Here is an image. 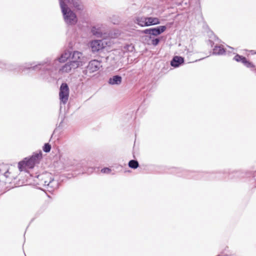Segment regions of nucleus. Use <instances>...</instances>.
<instances>
[{"label": "nucleus", "instance_id": "8", "mask_svg": "<svg viewBox=\"0 0 256 256\" xmlns=\"http://www.w3.org/2000/svg\"><path fill=\"white\" fill-rule=\"evenodd\" d=\"M40 180V184L44 186H50L54 180L52 174L48 172H46L38 176Z\"/></svg>", "mask_w": 256, "mask_h": 256}, {"label": "nucleus", "instance_id": "7", "mask_svg": "<svg viewBox=\"0 0 256 256\" xmlns=\"http://www.w3.org/2000/svg\"><path fill=\"white\" fill-rule=\"evenodd\" d=\"M238 172L237 171L230 172L228 170H224L222 172H214L212 171L209 172V178H210L214 180L216 178H226L227 176H230L232 174H238Z\"/></svg>", "mask_w": 256, "mask_h": 256}, {"label": "nucleus", "instance_id": "16", "mask_svg": "<svg viewBox=\"0 0 256 256\" xmlns=\"http://www.w3.org/2000/svg\"><path fill=\"white\" fill-rule=\"evenodd\" d=\"M71 53L68 50H66L63 52L60 56L58 58L56 61L58 60L60 62H65L68 58H70Z\"/></svg>", "mask_w": 256, "mask_h": 256}, {"label": "nucleus", "instance_id": "19", "mask_svg": "<svg viewBox=\"0 0 256 256\" xmlns=\"http://www.w3.org/2000/svg\"><path fill=\"white\" fill-rule=\"evenodd\" d=\"M134 22L141 26H146V17H137L136 18Z\"/></svg>", "mask_w": 256, "mask_h": 256}, {"label": "nucleus", "instance_id": "20", "mask_svg": "<svg viewBox=\"0 0 256 256\" xmlns=\"http://www.w3.org/2000/svg\"><path fill=\"white\" fill-rule=\"evenodd\" d=\"M128 166L132 168H136L138 166V163L136 160H131L128 162Z\"/></svg>", "mask_w": 256, "mask_h": 256}, {"label": "nucleus", "instance_id": "21", "mask_svg": "<svg viewBox=\"0 0 256 256\" xmlns=\"http://www.w3.org/2000/svg\"><path fill=\"white\" fill-rule=\"evenodd\" d=\"M50 149H51V146L48 144H45L44 146V148H43L44 150L46 152H49L50 150Z\"/></svg>", "mask_w": 256, "mask_h": 256}, {"label": "nucleus", "instance_id": "23", "mask_svg": "<svg viewBox=\"0 0 256 256\" xmlns=\"http://www.w3.org/2000/svg\"><path fill=\"white\" fill-rule=\"evenodd\" d=\"M150 32H151V28L146 29L141 32L142 34H148L150 35Z\"/></svg>", "mask_w": 256, "mask_h": 256}, {"label": "nucleus", "instance_id": "25", "mask_svg": "<svg viewBox=\"0 0 256 256\" xmlns=\"http://www.w3.org/2000/svg\"><path fill=\"white\" fill-rule=\"evenodd\" d=\"M8 172H6L4 174V176H5L6 177H8Z\"/></svg>", "mask_w": 256, "mask_h": 256}, {"label": "nucleus", "instance_id": "27", "mask_svg": "<svg viewBox=\"0 0 256 256\" xmlns=\"http://www.w3.org/2000/svg\"><path fill=\"white\" fill-rule=\"evenodd\" d=\"M38 66H36V67H37ZM36 68H35V66H34V69H36Z\"/></svg>", "mask_w": 256, "mask_h": 256}, {"label": "nucleus", "instance_id": "4", "mask_svg": "<svg viewBox=\"0 0 256 256\" xmlns=\"http://www.w3.org/2000/svg\"><path fill=\"white\" fill-rule=\"evenodd\" d=\"M70 62L73 64H74V62H76V64L77 65V68L83 66L85 63V58L81 52L74 51L72 54H71Z\"/></svg>", "mask_w": 256, "mask_h": 256}, {"label": "nucleus", "instance_id": "28", "mask_svg": "<svg viewBox=\"0 0 256 256\" xmlns=\"http://www.w3.org/2000/svg\"><path fill=\"white\" fill-rule=\"evenodd\" d=\"M254 180H256V177H255V176H254Z\"/></svg>", "mask_w": 256, "mask_h": 256}, {"label": "nucleus", "instance_id": "6", "mask_svg": "<svg viewBox=\"0 0 256 256\" xmlns=\"http://www.w3.org/2000/svg\"><path fill=\"white\" fill-rule=\"evenodd\" d=\"M69 88L66 83H62L60 88L59 98L61 103L65 104L69 97Z\"/></svg>", "mask_w": 256, "mask_h": 256}, {"label": "nucleus", "instance_id": "2", "mask_svg": "<svg viewBox=\"0 0 256 256\" xmlns=\"http://www.w3.org/2000/svg\"><path fill=\"white\" fill-rule=\"evenodd\" d=\"M40 152L33 155L30 158H26L24 160L18 163V168L20 171L25 170L27 168H32L34 165L38 164L42 158Z\"/></svg>", "mask_w": 256, "mask_h": 256}, {"label": "nucleus", "instance_id": "14", "mask_svg": "<svg viewBox=\"0 0 256 256\" xmlns=\"http://www.w3.org/2000/svg\"><path fill=\"white\" fill-rule=\"evenodd\" d=\"M122 78L119 76H114L108 80V84L112 85H119L122 83Z\"/></svg>", "mask_w": 256, "mask_h": 256}, {"label": "nucleus", "instance_id": "17", "mask_svg": "<svg viewBox=\"0 0 256 256\" xmlns=\"http://www.w3.org/2000/svg\"><path fill=\"white\" fill-rule=\"evenodd\" d=\"M160 20L158 18H152V17H146V26H150L152 25H154L160 24Z\"/></svg>", "mask_w": 256, "mask_h": 256}, {"label": "nucleus", "instance_id": "3", "mask_svg": "<svg viewBox=\"0 0 256 256\" xmlns=\"http://www.w3.org/2000/svg\"><path fill=\"white\" fill-rule=\"evenodd\" d=\"M233 60L242 63L248 68H252L251 70L252 71L256 76V68L255 65L252 62L248 60L245 56L236 54L234 57Z\"/></svg>", "mask_w": 256, "mask_h": 256}, {"label": "nucleus", "instance_id": "24", "mask_svg": "<svg viewBox=\"0 0 256 256\" xmlns=\"http://www.w3.org/2000/svg\"><path fill=\"white\" fill-rule=\"evenodd\" d=\"M111 170L109 168H105L102 169L101 172L103 173L108 174L110 172Z\"/></svg>", "mask_w": 256, "mask_h": 256}, {"label": "nucleus", "instance_id": "13", "mask_svg": "<svg viewBox=\"0 0 256 256\" xmlns=\"http://www.w3.org/2000/svg\"><path fill=\"white\" fill-rule=\"evenodd\" d=\"M166 30V26H159L156 28H151L150 36H157L164 32Z\"/></svg>", "mask_w": 256, "mask_h": 256}, {"label": "nucleus", "instance_id": "18", "mask_svg": "<svg viewBox=\"0 0 256 256\" xmlns=\"http://www.w3.org/2000/svg\"><path fill=\"white\" fill-rule=\"evenodd\" d=\"M92 34L98 38H101L102 36V32L100 27L93 26L91 29Z\"/></svg>", "mask_w": 256, "mask_h": 256}, {"label": "nucleus", "instance_id": "29", "mask_svg": "<svg viewBox=\"0 0 256 256\" xmlns=\"http://www.w3.org/2000/svg\"><path fill=\"white\" fill-rule=\"evenodd\" d=\"M230 178H232V176H230Z\"/></svg>", "mask_w": 256, "mask_h": 256}, {"label": "nucleus", "instance_id": "9", "mask_svg": "<svg viewBox=\"0 0 256 256\" xmlns=\"http://www.w3.org/2000/svg\"><path fill=\"white\" fill-rule=\"evenodd\" d=\"M102 67L101 62L96 60L90 61L87 66L86 70L90 73L98 71Z\"/></svg>", "mask_w": 256, "mask_h": 256}, {"label": "nucleus", "instance_id": "1", "mask_svg": "<svg viewBox=\"0 0 256 256\" xmlns=\"http://www.w3.org/2000/svg\"><path fill=\"white\" fill-rule=\"evenodd\" d=\"M60 4L65 22L69 25L75 24L78 22L76 16L68 6H73L78 10H80L82 6L80 4L79 0H60Z\"/></svg>", "mask_w": 256, "mask_h": 256}, {"label": "nucleus", "instance_id": "22", "mask_svg": "<svg viewBox=\"0 0 256 256\" xmlns=\"http://www.w3.org/2000/svg\"><path fill=\"white\" fill-rule=\"evenodd\" d=\"M160 40L158 38H154L152 40V44L154 46H156L158 44Z\"/></svg>", "mask_w": 256, "mask_h": 256}, {"label": "nucleus", "instance_id": "5", "mask_svg": "<svg viewBox=\"0 0 256 256\" xmlns=\"http://www.w3.org/2000/svg\"><path fill=\"white\" fill-rule=\"evenodd\" d=\"M107 42L105 40H92L90 42V46L94 53L98 52L106 47Z\"/></svg>", "mask_w": 256, "mask_h": 256}, {"label": "nucleus", "instance_id": "11", "mask_svg": "<svg viewBox=\"0 0 256 256\" xmlns=\"http://www.w3.org/2000/svg\"><path fill=\"white\" fill-rule=\"evenodd\" d=\"M221 42V40L209 28V44L213 47L214 44H218Z\"/></svg>", "mask_w": 256, "mask_h": 256}, {"label": "nucleus", "instance_id": "15", "mask_svg": "<svg viewBox=\"0 0 256 256\" xmlns=\"http://www.w3.org/2000/svg\"><path fill=\"white\" fill-rule=\"evenodd\" d=\"M184 62V58L181 56H176L171 61V65L174 67H178Z\"/></svg>", "mask_w": 256, "mask_h": 256}, {"label": "nucleus", "instance_id": "26", "mask_svg": "<svg viewBox=\"0 0 256 256\" xmlns=\"http://www.w3.org/2000/svg\"><path fill=\"white\" fill-rule=\"evenodd\" d=\"M222 253L224 254V256H228V254H225L224 253V252H223Z\"/></svg>", "mask_w": 256, "mask_h": 256}, {"label": "nucleus", "instance_id": "12", "mask_svg": "<svg viewBox=\"0 0 256 256\" xmlns=\"http://www.w3.org/2000/svg\"><path fill=\"white\" fill-rule=\"evenodd\" d=\"M213 46L212 54L214 55H222L226 52V48L222 45L214 44Z\"/></svg>", "mask_w": 256, "mask_h": 256}, {"label": "nucleus", "instance_id": "10", "mask_svg": "<svg viewBox=\"0 0 256 256\" xmlns=\"http://www.w3.org/2000/svg\"><path fill=\"white\" fill-rule=\"evenodd\" d=\"M74 64H73L70 62H67L60 69V72L61 73H68L72 70L76 69L77 65L76 62H74Z\"/></svg>", "mask_w": 256, "mask_h": 256}, {"label": "nucleus", "instance_id": "30", "mask_svg": "<svg viewBox=\"0 0 256 256\" xmlns=\"http://www.w3.org/2000/svg\"><path fill=\"white\" fill-rule=\"evenodd\" d=\"M254 54H256V52H254Z\"/></svg>", "mask_w": 256, "mask_h": 256}]
</instances>
